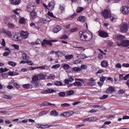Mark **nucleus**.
I'll list each match as a JSON object with an SVG mask.
<instances>
[{
  "label": "nucleus",
  "instance_id": "5fc2aeb1",
  "mask_svg": "<svg viewBox=\"0 0 129 129\" xmlns=\"http://www.w3.org/2000/svg\"><path fill=\"white\" fill-rule=\"evenodd\" d=\"M55 77H56L55 76V75H50L49 76H48V79H52V80H54V79H55Z\"/></svg>",
  "mask_w": 129,
  "mask_h": 129
},
{
  "label": "nucleus",
  "instance_id": "4be33fe9",
  "mask_svg": "<svg viewBox=\"0 0 129 129\" xmlns=\"http://www.w3.org/2000/svg\"><path fill=\"white\" fill-rule=\"evenodd\" d=\"M110 20L111 22L113 23H115V22H116V20H117V18L115 17V16H113L111 15L109 16Z\"/></svg>",
  "mask_w": 129,
  "mask_h": 129
},
{
  "label": "nucleus",
  "instance_id": "423d86ee",
  "mask_svg": "<svg viewBox=\"0 0 129 129\" xmlns=\"http://www.w3.org/2000/svg\"><path fill=\"white\" fill-rule=\"evenodd\" d=\"M97 118L95 116H92L89 118H86L85 119H83L82 120L83 122H86L87 121H96L97 120Z\"/></svg>",
  "mask_w": 129,
  "mask_h": 129
},
{
  "label": "nucleus",
  "instance_id": "79ce46f5",
  "mask_svg": "<svg viewBox=\"0 0 129 129\" xmlns=\"http://www.w3.org/2000/svg\"><path fill=\"white\" fill-rule=\"evenodd\" d=\"M4 98H5L6 99H12V98H13V97L9 95H5L4 96Z\"/></svg>",
  "mask_w": 129,
  "mask_h": 129
},
{
  "label": "nucleus",
  "instance_id": "4d7b16f0",
  "mask_svg": "<svg viewBox=\"0 0 129 129\" xmlns=\"http://www.w3.org/2000/svg\"><path fill=\"white\" fill-rule=\"evenodd\" d=\"M87 85H88V86H94L95 85L94 83L90 82L87 83Z\"/></svg>",
  "mask_w": 129,
  "mask_h": 129
},
{
  "label": "nucleus",
  "instance_id": "f03ea898",
  "mask_svg": "<svg viewBox=\"0 0 129 129\" xmlns=\"http://www.w3.org/2000/svg\"><path fill=\"white\" fill-rule=\"evenodd\" d=\"M85 41H90L92 39V33L89 31L84 32Z\"/></svg>",
  "mask_w": 129,
  "mask_h": 129
},
{
  "label": "nucleus",
  "instance_id": "c85d7f7f",
  "mask_svg": "<svg viewBox=\"0 0 129 129\" xmlns=\"http://www.w3.org/2000/svg\"><path fill=\"white\" fill-rule=\"evenodd\" d=\"M74 57L73 54L67 55L65 56V59L66 60H71Z\"/></svg>",
  "mask_w": 129,
  "mask_h": 129
},
{
  "label": "nucleus",
  "instance_id": "09e8293b",
  "mask_svg": "<svg viewBox=\"0 0 129 129\" xmlns=\"http://www.w3.org/2000/svg\"><path fill=\"white\" fill-rule=\"evenodd\" d=\"M60 67V64H54L53 65L51 68L52 69H57V68H59Z\"/></svg>",
  "mask_w": 129,
  "mask_h": 129
},
{
  "label": "nucleus",
  "instance_id": "20e7f679",
  "mask_svg": "<svg viewBox=\"0 0 129 129\" xmlns=\"http://www.w3.org/2000/svg\"><path fill=\"white\" fill-rule=\"evenodd\" d=\"M36 9V4L34 3H30L27 6L28 12H34Z\"/></svg>",
  "mask_w": 129,
  "mask_h": 129
},
{
  "label": "nucleus",
  "instance_id": "f704fd0d",
  "mask_svg": "<svg viewBox=\"0 0 129 129\" xmlns=\"http://www.w3.org/2000/svg\"><path fill=\"white\" fill-rule=\"evenodd\" d=\"M8 64L10 65V66H12L13 67H15V66L17 65V63L12 61H8Z\"/></svg>",
  "mask_w": 129,
  "mask_h": 129
},
{
  "label": "nucleus",
  "instance_id": "69168bd1",
  "mask_svg": "<svg viewBox=\"0 0 129 129\" xmlns=\"http://www.w3.org/2000/svg\"><path fill=\"white\" fill-rule=\"evenodd\" d=\"M115 68L120 69L121 68V64L119 63H117L115 65Z\"/></svg>",
  "mask_w": 129,
  "mask_h": 129
},
{
  "label": "nucleus",
  "instance_id": "9d476101",
  "mask_svg": "<svg viewBox=\"0 0 129 129\" xmlns=\"http://www.w3.org/2000/svg\"><path fill=\"white\" fill-rule=\"evenodd\" d=\"M20 35L22 39H23V38L24 39H27V38L29 37V32L27 31H22Z\"/></svg>",
  "mask_w": 129,
  "mask_h": 129
},
{
  "label": "nucleus",
  "instance_id": "a19ab883",
  "mask_svg": "<svg viewBox=\"0 0 129 129\" xmlns=\"http://www.w3.org/2000/svg\"><path fill=\"white\" fill-rule=\"evenodd\" d=\"M22 57L23 60H28V59H29V56H28L26 53L23 54Z\"/></svg>",
  "mask_w": 129,
  "mask_h": 129
},
{
  "label": "nucleus",
  "instance_id": "a878e982",
  "mask_svg": "<svg viewBox=\"0 0 129 129\" xmlns=\"http://www.w3.org/2000/svg\"><path fill=\"white\" fill-rule=\"evenodd\" d=\"M78 21H79L81 23H84L85 22V17L80 16L78 19Z\"/></svg>",
  "mask_w": 129,
  "mask_h": 129
},
{
  "label": "nucleus",
  "instance_id": "0eeeda50",
  "mask_svg": "<svg viewBox=\"0 0 129 129\" xmlns=\"http://www.w3.org/2000/svg\"><path fill=\"white\" fill-rule=\"evenodd\" d=\"M35 126L37 128H48V127L53 126V125H49L48 124H42L38 123L35 125Z\"/></svg>",
  "mask_w": 129,
  "mask_h": 129
},
{
  "label": "nucleus",
  "instance_id": "e2e57ef3",
  "mask_svg": "<svg viewBox=\"0 0 129 129\" xmlns=\"http://www.w3.org/2000/svg\"><path fill=\"white\" fill-rule=\"evenodd\" d=\"M10 53H11V52H10L9 51H5L3 53V56H9V55H10Z\"/></svg>",
  "mask_w": 129,
  "mask_h": 129
},
{
  "label": "nucleus",
  "instance_id": "4c0bfd02",
  "mask_svg": "<svg viewBox=\"0 0 129 129\" xmlns=\"http://www.w3.org/2000/svg\"><path fill=\"white\" fill-rule=\"evenodd\" d=\"M67 94L69 96L73 95L74 94V90H70L66 92Z\"/></svg>",
  "mask_w": 129,
  "mask_h": 129
},
{
  "label": "nucleus",
  "instance_id": "ddd939ff",
  "mask_svg": "<svg viewBox=\"0 0 129 129\" xmlns=\"http://www.w3.org/2000/svg\"><path fill=\"white\" fill-rule=\"evenodd\" d=\"M80 38L81 41H86L85 40V34H84V32L80 31Z\"/></svg>",
  "mask_w": 129,
  "mask_h": 129
},
{
  "label": "nucleus",
  "instance_id": "aec40b11",
  "mask_svg": "<svg viewBox=\"0 0 129 129\" xmlns=\"http://www.w3.org/2000/svg\"><path fill=\"white\" fill-rule=\"evenodd\" d=\"M61 29H62V27H61V26L57 25L53 29V32L54 33H58V32H59V31H60Z\"/></svg>",
  "mask_w": 129,
  "mask_h": 129
},
{
  "label": "nucleus",
  "instance_id": "6e6552de",
  "mask_svg": "<svg viewBox=\"0 0 129 129\" xmlns=\"http://www.w3.org/2000/svg\"><path fill=\"white\" fill-rule=\"evenodd\" d=\"M13 40L14 41H21L22 37L21 36V34L19 33H16L13 36Z\"/></svg>",
  "mask_w": 129,
  "mask_h": 129
},
{
  "label": "nucleus",
  "instance_id": "4468645a",
  "mask_svg": "<svg viewBox=\"0 0 129 129\" xmlns=\"http://www.w3.org/2000/svg\"><path fill=\"white\" fill-rule=\"evenodd\" d=\"M3 33L5 35H7L10 38L12 37V32L11 31L3 29Z\"/></svg>",
  "mask_w": 129,
  "mask_h": 129
},
{
  "label": "nucleus",
  "instance_id": "2f4dec72",
  "mask_svg": "<svg viewBox=\"0 0 129 129\" xmlns=\"http://www.w3.org/2000/svg\"><path fill=\"white\" fill-rule=\"evenodd\" d=\"M55 53L56 55H57V57H62V56L63 55V52L59 51H55Z\"/></svg>",
  "mask_w": 129,
  "mask_h": 129
},
{
  "label": "nucleus",
  "instance_id": "3c124183",
  "mask_svg": "<svg viewBox=\"0 0 129 129\" xmlns=\"http://www.w3.org/2000/svg\"><path fill=\"white\" fill-rule=\"evenodd\" d=\"M44 114H47V111H42L39 113V115H40V116L44 115Z\"/></svg>",
  "mask_w": 129,
  "mask_h": 129
},
{
  "label": "nucleus",
  "instance_id": "cd10ccee",
  "mask_svg": "<svg viewBox=\"0 0 129 129\" xmlns=\"http://www.w3.org/2000/svg\"><path fill=\"white\" fill-rule=\"evenodd\" d=\"M117 40H125V36L122 35H117L116 37Z\"/></svg>",
  "mask_w": 129,
  "mask_h": 129
},
{
  "label": "nucleus",
  "instance_id": "f8f14e48",
  "mask_svg": "<svg viewBox=\"0 0 129 129\" xmlns=\"http://www.w3.org/2000/svg\"><path fill=\"white\" fill-rule=\"evenodd\" d=\"M10 2L12 5L18 6V5H20V4H21V0H10Z\"/></svg>",
  "mask_w": 129,
  "mask_h": 129
},
{
  "label": "nucleus",
  "instance_id": "de8ad7c7",
  "mask_svg": "<svg viewBox=\"0 0 129 129\" xmlns=\"http://www.w3.org/2000/svg\"><path fill=\"white\" fill-rule=\"evenodd\" d=\"M46 67H47V66H42L41 67H37L36 68H37V69H40L41 70H44L46 69Z\"/></svg>",
  "mask_w": 129,
  "mask_h": 129
},
{
  "label": "nucleus",
  "instance_id": "c9c22d12",
  "mask_svg": "<svg viewBox=\"0 0 129 129\" xmlns=\"http://www.w3.org/2000/svg\"><path fill=\"white\" fill-rule=\"evenodd\" d=\"M60 115H62L64 117H68V116H70V115H69V112H64L63 113H61Z\"/></svg>",
  "mask_w": 129,
  "mask_h": 129
},
{
  "label": "nucleus",
  "instance_id": "052dcab7",
  "mask_svg": "<svg viewBox=\"0 0 129 129\" xmlns=\"http://www.w3.org/2000/svg\"><path fill=\"white\" fill-rule=\"evenodd\" d=\"M20 24H25V19L21 18L19 20Z\"/></svg>",
  "mask_w": 129,
  "mask_h": 129
},
{
  "label": "nucleus",
  "instance_id": "680f3d73",
  "mask_svg": "<svg viewBox=\"0 0 129 129\" xmlns=\"http://www.w3.org/2000/svg\"><path fill=\"white\" fill-rule=\"evenodd\" d=\"M34 85L35 88H38L39 87V83L34 82V83H32Z\"/></svg>",
  "mask_w": 129,
  "mask_h": 129
},
{
  "label": "nucleus",
  "instance_id": "7ed1b4c3",
  "mask_svg": "<svg viewBox=\"0 0 129 129\" xmlns=\"http://www.w3.org/2000/svg\"><path fill=\"white\" fill-rule=\"evenodd\" d=\"M120 12L123 14V15H125V16H127L129 14V7L127 6H123L120 8Z\"/></svg>",
  "mask_w": 129,
  "mask_h": 129
},
{
  "label": "nucleus",
  "instance_id": "72a5a7b5",
  "mask_svg": "<svg viewBox=\"0 0 129 129\" xmlns=\"http://www.w3.org/2000/svg\"><path fill=\"white\" fill-rule=\"evenodd\" d=\"M45 92H46V93H54V92H56V91L52 89H48L46 90Z\"/></svg>",
  "mask_w": 129,
  "mask_h": 129
},
{
  "label": "nucleus",
  "instance_id": "bb28decb",
  "mask_svg": "<svg viewBox=\"0 0 129 129\" xmlns=\"http://www.w3.org/2000/svg\"><path fill=\"white\" fill-rule=\"evenodd\" d=\"M78 58H80L81 59H86L87 58V56L84 54H80L78 55Z\"/></svg>",
  "mask_w": 129,
  "mask_h": 129
},
{
  "label": "nucleus",
  "instance_id": "774afa93",
  "mask_svg": "<svg viewBox=\"0 0 129 129\" xmlns=\"http://www.w3.org/2000/svg\"><path fill=\"white\" fill-rule=\"evenodd\" d=\"M128 78H129V74L125 75V77H123V79L124 80H127V79H128Z\"/></svg>",
  "mask_w": 129,
  "mask_h": 129
},
{
  "label": "nucleus",
  "instance_id": "0e129e2a",
  "mask_svg": "<svg viewBox=\"0 0 129 129\" xmlns=\"http://www.w3.org/2000/svg\"><path fill=\"white\" fill-rule=\"evenodd\" d=\"M60 10L61 11V12H65V6H60Z\"/></svg>",
  "mask_w": 129,
  "mask_h": 129
},
{
  "label": "nucleus",
  "instance_id": "338daca9",
  "mask_svg": "<svg viewBox=\"0 0 129 129\" xmlns=\"http://www.w3.org/2000/svg\"><path fill=\"white\" fill-rule=\"evenodd\" d=\"M81 68L82 69H83V70L87 69V66H86V64H82V65L81 66Z\"/></svg>",
  "mask_w": 129,
  "mask_h": 129
},
{
  "label": "nucleus",
  "instance_id": "c756f323",
  "mask_svg": "<svg viewBox=\"0 0 129 129\" xmlns=\"http://www.w3.org/2000/svg\"><path fill=\"white\" fill-rule=\"evenodd\" d=\"M37 80H39V77L37 76H34L32 78L31 83H35Z\"/></svg>",
  "mask_w": 129,
  "mask_h": 129
},
{
  "label": "nucleus",
  "instance_id": "ea45409f",
  "mask_svg": "<svg viewBox=\"0 0 129 129\" xmlns=\"http://www.w3.org/2000/svg\"><path fill=\"white\" fill-rule=\"evenodd\" d=\"M83 10H84V8L82 7H78L77 9L76 12L77 13H81V12H82Z\"/></svg>",
  "mask_w": 129,
  "mask_h": 129
},
{
  "label": "nucleus",
  "instance_id": "412c9836",
  "mask_svg": "<svg viewBox=\"0 0 129 129\" xmlns=\"http://www.w3.org/2000/svg\"><path fill=\"white\" fill-rule=\"evenodd\" d=\"M114 91V88L113 87H110L106 90V93L110 94Z\"/></svg>",
  "mask_w": 129,
  "mask_h": 129
},
{
  "label": "nucleus",
  "instance_id": "9b49d317",
  "mask_svg": "<svg viewBox=\"0 0 129 129\" xmlns=\"http://www.w3.org/2000/svg\"><path fill=\"white\" fill-rule=\"evenodd\" d=\"M30 17L31 20H35L37 18V12L35 11H32L30 12Z\"/></svg>",
  "mask_w": 129,
  "mask_h": 129
},
{
  "label": "nucleus",
  "instance_id": "393cba45",
  "mask_svg": "<svg viewBox=\"0 0 129 129\" xmlns=\"http://www.w3.org/2000/svg\"><path fill=\"white\" fill-rule=\"evenodd\" d=\"M54 85H55V86H62V85L65 86V85H63V83L61 81H56L54 82Z\"/></svg>",
  "mask_w": 129,
  "mask_h": 129
},
{
  "label": "nucleus",
  "instance_id": "c03bdc74",
  "mask_svg": "<svg viewBox=\"0 0 129 129\" xmlns=\"http://www.w3.org/2000/svg\"><path fill=\"white\" fill-rule=\"evenodd\" d=\"M66 94L64 92H60L58 93V95L60 97H65Z\"/></svg>",
  "mask_w": 129,
  "mask_h": 129
},
{
  "label": "nucleus",
  "instance_id": "864d4df0",
  "mask_svg": "<svg viewBox=\"0 0 129 129\" xmlns=\"http://www.w3.org/2000/svg\"><path fill=\"white\" fill-rule=\"evenodd\" d=\"M40 106H48V102L44 101L40 105Z\"/></svg>",
  "mask_w": 129,
  "mask_h": 129
},
{
  "label": "nucleus",
  "instance_id": "7c9ffc66",
  "mask_svg": "<svg viewBox=\"0 0 129 129\" xmlns=\"http://www.w3.org/2000/svg\"><path fill=\"white\" fill-rule=\"evenodd\" d=\"M74 86H78V87H80V86H82V84L80 82H75L74 83Z\"/></svg>",
  "mask_w": 129,
  "mask_h": 129
},
{
  "label": "nucleus",
  "instance_id": "58836bf2",
  "mask_svg": "<svg viewBox=\"0 0 129 129\" xmlns=\"http://www.w3.org/2000/svg\"><path fill=\"white\" fill-rule=\"evenodd\" d=\"M73 70H74V71H75V72H79V71H81L82 69H81V68H80L75 67L73 68Z\"/></svg>",
  "mask_w": 129,
  "mask_h": 129
},
{
  "label": "nucleus",
  "instance_id": "6ab92c4d",
  "mask_svg": "<svg viewBox=\"0 0 129 129\" xmlns=\"http://www.w3.org/2000/svg\"><path fill=\"white\" fill-rule=\"evenodd\" d=\"M122 47H128L129 40H122Z\"/></svg>",
  "mask_w": 129,
  "mask_h": 129
},
{
  "label": "nucleus",
  "instance_id": "5701e85b",
  "mask_svg": "<svg viewBox=\"0 0 129 129\" xmlns=\"http://www.w3.org/2000/svg\"><path fill=\"white\" fill-rule=\"evenodd\" d=\"M19 11H20V9H16L14 10H13L12 12L13 13H14V14H15V15L17 16V17H20V12H19Z\"/></svg>",
  "mask_w": 129,
  "mask_h": 129
},
{
  "label": "nucleus",
  "instance_id": "603ef678",
  "mask_svg": "<svg viewBox=\"0 0 129 129\" xmlns=\"http://www.w3.org/2000/svg\"><path fill=\"white\" fill-rule=\"evenodd\" d=\"M47 15H48V16H49V17H52V18H56V17L54 16V15L53 14V13H51L50 12H48L47 13Z\"/></svg>",
  "mask_w": 129,
  "mask_h": 129
},
{
  "label": "nucleus",
  "instance_id": "bf43d9fd",
  "mask_svg": "<svg viewBox=\"0 0 129 129\" xmlns=\"http://www.w3.org/2000/svg\"><path fill=\"white\" fill-rule=\"evenodd\" d=\"M108 97V95H103L102 97L100 98V99H105V98H107Z\"/></svg>",
  "mask_w": 129,
  "mask_h": 129
},
{
  "label": "nucleus",
  "instance_id": "2eb2a0df",
  "mask_svg": "<svg viewBox=\"0 0 129 129\" xmlns=\"http://www.w3.org/2000/svg\"><path fill=\"white\" fill-rule=\"evenodd\" d=\"M101 66L103 68H106L108 66V62L106 60H103L101 62Z\"/></svg>",
  "mask_w": 129,
  "mask_h": 129
},
{
  "label": "nucleus",
  "instance_id": "a211bd4d",
  "mask_svg": "<svg viewBox=\"0 0 129 129\" xmlns=\"http://www.w3.org/2000/svg\"><path fill=\"white\" fill-rule=\"evenodd\" d=\"M37 76H38V79L39 80H44L46 79V77L47 76L46 75H44L43 74H40L39 75H37Z\"/></svg>",
  "mask_w": 129,
  "mask_h": 129
},
{
  "label": "nucleus",
  "instance_id": "b1692460",
  "mask_svg": "<svg viewBox=\"0 0 129 129\" xmlns=\"http://www.w3.org/2000/svg\"><path fill=\"white\" fill-rule=\"evenodd\" d=\"M50 115L52 116H58V112L55 110H53L50 112Z\"/></svg>",
  "mask_w": 129,
  "mask_h": 129
},
{
  "label": "nucleus",
  "instance_id": "f3484780",
  "mask_svg": "<svg viewBox=\"0 0 129 129\" xmlns=\"http://www.w3.org/2000/svg\"><path fill=\"white\" fill-rule=\"evenodd\" d=\"M54 7L55 5L54 4V3L53 2H50L48 4V10L49 11H53V10H54Z\"/></svg>",
  "mask_w": 129,
  "mask_h": 129
},
{
  "label": "nucleus",
  "instance_id": "dca6fc26",
  "mask_svg": "<svg viewBox=\"0 0 129 129\" xmlns=\"http://www.w3.org/2000/svg\"><path fill=\"white\" fill-rule=\"evenodd\" d=\"M99 35H100V37H103L104 38H106V37H108V34L104 31H100L99 32Z\"/></svg>",
  "mask_w": 129,
  "mask_h": 129
},
{
  "label": "nucleus",
  "instance_id": "1a4fd4ad",
  "mask_svg": "<svg viewBox=\"0 0 129 129\" xmlns=\"http://www.w3.org/2000/svg\"><path fill=\"white\" fill-rule=\"evenodd\" d=\"M61 67L63 68L64 70H66V72H67V73H71V71H68L69 69H70V66L69 64L65 63L64 64L61 65Z\"/></svg>",
  "mask_w": 129,
  "mask_h": 129
},
{
  "label": "nucleus",
  "instance_id": "39448f33",
  "mask_svg": "<svg viewBox=\"0 0 129 129\" xmlns=\"http://www.w3.org/2000/svg\"><path fill=\"white\" fill-rule=\"evenodd\" d=\"M102 15L104 17V19H108L110 16V11L105 9L102 12Z\"/></svg>",
  "mask_w": 129,
  "mask_h": 129
},
{
  "label": "nucleus",
  "instance_id": "a18cd8bd",
  "mask_svg": "<svg viewBox=\"0 0 129 129\" xmlns=\"http://www.w3.org/2000/svg\"><path fill=\"white\" fill-rule=\"evenodd\" d=\"M61 107H68V106H70V104L69 103H63L60 105Z\"/></svg>",
  "mask_w": 129,
  "mask_h": 129
},
{
  "label": "nucleus",
  "instance_id": "13d9d810",
  "mask_svg": "<svg viewBox=\"0 0 129 129\" xmlns=\"http://www.w3.org/2000/svg\"><path fill=\"white\" fill-rule=\"evenodd\" d=\"M26 63L29 65H31V66H33V65H34V63H33V62H32V61H31L30 60H26Z\"/></svg>",
  "mask_w": 129,
  "mask_h": 129
},
{
  "label": "nucleus",
  "instance_id": "f257e3e1",
  "mask_svg": "<svg viewBox=\"0 0 129 129\" xmlns=\"http://www.w3.org/2000/svg\"><path fill=\"white\" fill-rule=\"evenodd\" d=\"M120 29L122 33H126L128 31V25L126 23H122L120 25Z\"/></svg>",
  "mask_w": 129,
  "mask_h": 129
},
{
  "label": "nucleus",
  "instance_id": "6e6d98bb",
  "mask_svg": "<svg viewBox=\"0 0 129 129\" xmlns=\"http://www.w3.org/2000/svg\"><path fill=\"white\" fill-rule=\"evenodd\" d=\"M77 30H78V29H77V28L71 29L70 30V32H71V33H74V32H76V31H77Z\"/></svg>",
  "mask_w": 129,
  "mask_h": 129
},
{
  "label": "nucleus",
  "instance_id": "37998d69",
  "mask_svg": "<svg viewBox=\"0 0 129 129\" xmlns=\"http://www.w3.org/2000/svg\"><path fill=\"white\" fill-rule=\"evenodd\" d=\"M105 79H106V77L102 76L100 78V81H101V82H102L103 83H104V81H105Z\"/></svg>",
  "mask_w": 129,
  "mask_h": 129
},
{
  "label": "nucleus",
  "instance_id": "8fccbe9b",
  "mask_svg": "<svg viewBox=\"0 0 129 129\" xmlns=\"http://www.w3.org/2000/svg\"><path fill=\"white\" fill-rule=\"evenodd\" d=\"M8 26L10 29H14L15 25L12 23H8Z\"/></svg>",
  "mask_w": 129,
  "mask_h": 129
},
{
  "label": "nucleus",
  "instance_id": "e433bc0d",
  "mask_svg": "<svg viewBox=\"0 0 129 129\" xmlns=\"http://www.w3.org/2000/svg\"><path fill=\"white\" fill-rule=\"evenodd\" d=\"M31 85L30 84H26L22 85V87H23V88H25V89H29Z\"/></svg>",
  "mask_w": 129,
  "mask_h": 129
},
{
  "label": "nucleus",
  "instance_id": "473e14b6",
  "mask_svg": "<svg viewBox=\"0 0 129 129\" xmlns=\"http://www.w3.org/2000/svg\"><path fill=\"white\" fill-rule=\"evenodd\" d=\"M40 43L43 47H47V40H43V41H40Z\"/></svg>",
  "mask_w": 129,
  "mask_h": 129
},
{
  "label": "nucleus",
  "instance_id": "49530a36",
  "mask_svg": "<svg viewBox=\"0 0 129 129\" xmlns=\"http://www.w3.org/2000/svg\"><path fill=\"white\" fill-rule=\"evenodd\" d=\"M68 77H69V78L68 79L69 80V81L70 82H72L73 81H74V79H73V76H69V75H68Z\"/></svg>",
  "mask_w": 129,
  "mask_h": 129
}]
</instances>
